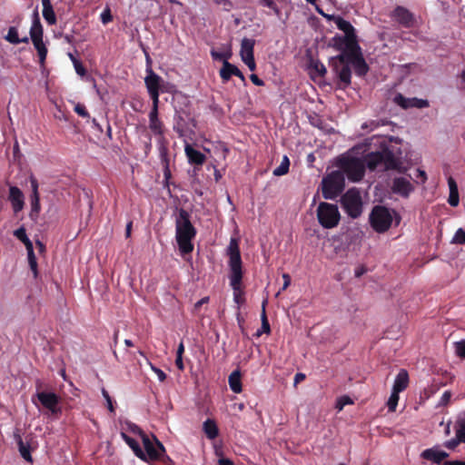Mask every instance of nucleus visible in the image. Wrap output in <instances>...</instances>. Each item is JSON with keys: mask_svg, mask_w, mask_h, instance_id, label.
Listing matches in <instances>:
<instances>
[{"mask_svg": "<svg viewBox=\"0 0 465 465\" xmlns=\"http://www.w3.org/2000/svg\"><path fill=\"white\" fill-rule=\"evenodd\" d=\"M229 268H230V285L233 290V301L238 305V309L245 302L242 282V262L238 241L232 238L228 246Z\"/></svg>", "mask_w": 465, "mask_h": 465, "instance_id": "obj_1", "label": "nucleus"}, {"mask_svg": "<svg viewBox=\"0 0 465 465\" xmlns=\"http://www.w3.org/2000/svg\"><path fill=\"white\" fill-rule=\"evenodd\" d=\"M190 218V213L183 208L179 209L175 218V239L183 255L189 254L193 251L192 241L196 236V229Z\"/></svg>", "mask_w": 465, "mask_h": 465, "instance_id": "obj_2", "label": "nucleus"}, {"mask_svg": "<svg viewBox=\"0 0 465 465\" xmlns=\"http://www.w3.org/2000/svg\"><path fill=\"white\" fill-rule=\"evenodd\" d=\"M365 166L371 171L381 167L383 170H396L400 168V159L395 155L394 151L388 146L381 147L380 151L368 153L364 157Z\"/></svg>", "mask_w": 465, "mask_h": 465, "instance_id": "obj_3", "label": "nucleus"}, {"mask_svg": "<svg viewBox=\"0 0 465 465\" xmlns=\"http://www.w3.org/2000/svg\"><path fill=\"white\" fill-rule=\"evenodd\" d=\"M397 216L395 211H391L383 205H376L372 208L369 221L371 228L379 233L387 232L393 222V215Z\"/></svg>", "mask_w": 465, "mask_h": 465, "instance_id": "obj_4", "label": "nucleus"}, {"mask_svg": "<svg viewBox=\"0 0 465 465\" xmlns=\"http://www.w3.org/2000/svg\"><path fill=\"white\" fill-rule=\"evenodd\" d=\"M338 166L351 182H360L365 174L364 160L352 156H341L338 160Z\"/></svg>", "mask_w": 465, "mask_h": 465, "instance_id": "obj_5", "label": "nucleus"}, {"mask_svg": "<svg viewBox=\"0 0 465 465\" xmlns=\"http://www.w3.org/2000/svg\"><path fill=\"white\" fill-rule=\"evenodd\" d=\"M29 34L30 39L32 40V43L37 51L39 56V63L41 65H44L48 51L43 41L44 28L41 24L37 9H35L34 12L32 25Z\"/></svg>", "mask_w": 465, "mask_h": 465, "instance_id": "obj_6", "label": "nucleus"}, {"mask_svg": "<svg viewBox=\"0 0 465 465\" xmlns=\"http://www.w3.org/2000/svg\"><path fill=\"white\" fill-rule=\"evenodd\" d=\"M319 223L324 229H332L336 227L341 220V214L338 206L333 203L322 202L316 210Z\"/></svg>", "mask_w": 465, "mask_h": 465, "instance_id": "obj_7", "label": "nucleus"}, {"mask_svg": "<svg viewBox=\"0 0 465 465\" xmlns=\"http://www.w3.org/2000/svg\"><path fill=\"white\" fill-rule=\"evenodd\" d=\"M137 431L141 436L144 453H145V460H163L165 449L163 443L154 436L152 435V439L143 432L140 428L136 427L134 430Z\"/></svg>", "mask_w": 465, "mask_h": 465, "instance_id": "obj_8", "label": "nucleus"}, {"mask_svg": "<svg viewBox=\"0 0 465 465\" xmlns=\"http://www.w3.org/2000/svg\"><path fill=\"white\" fill-rule=\"evenodd\" d=\"M341 205L346 213L355 219L362 213V200L357 188L349 189L341 199Z\"/></svg>", "mask_w": 465, "mask_h": 465, "instance_id": "obj_9", "label": "nucleus"}, {"mask_svg": "<svg viewBox=\"0 0 465 465\" xmlns=\"http://www.w3.org/2000/svg\"><path fill=\"white\" fill-rule=\"evenodd\" d=\"M344 188L343 173L339 171L331 173L322 180V196L325 199H334Z\"/></svg>", "mask_w": 465, "mask_h": 465, "instance_id": "obj_10", "label": "nucleus"}, {"mask_svg": "<svg viewBox=\"0 0 465 465\" xmlns=\"http://www.w3.org/2000/svg\"><path fill=\"white\" fill-rule=\"evenodd\" d=\"M336 59L341 63L348 62L354 68L355 74L359 76L365 75L369 71V66L365 62L361 46L357 47L351 54H340Z\"/></svg>", "mask_w": 465, "mask_h": 465, "instance_id": "obj_11", "label": "nucleus"}, {"mask_svg": "<svg viewBox=\"0 0 465 465\" xmlns=\"http://www.w3.org/2000/svg\"><path fill=\"white\" fill-rule=\"evenodd\" d=\"M254 39L244 37L241 42V59L251 71H254L256 69V64L254 60Z\"/></svg>", "mask_w": 465, "mask_h": 465, "instance_id": "obj_12", "label": "nucleus"}, {"mask_svg": "<svg viewBox=\"0 0 465 465\" xmlns=\"http://www.w3.org/2000/svg\"><path fill=\"white\" fill-rule=\"evenodd\" d=\"M35 396L43 407L47 409L51 414L57 415L61 413V409L58 407L59 397L55 393L38 391Z\"/></svg>", "mask_w": 465, "mask_h": 465, "instance_id": "obj_13", "label": "nucleus"}, {"mask_svg": "<svg viewBox=\"0 0 465 465\" xmlns=\"http://www.w3.org/2000/svg\"><path fill=\"white\" fill-rule=\"evenodd\" d=\"M333 71L340 80V88L345 89L351 84V71L348 62L341 63L336 57L332 58Z\"/></svg>", "mask_w": 465, "mask_h": 465, "instance_id": "obj_14", "label": "nucleus"}, {"mask_svg": "<svg viewBox=\"0 0 465 465\" xmlns=\"http://www.w3.org/2000/svg\"><path fill=\"white\" fill-rule=\"evenodd\" d=\"M331 41L332 46L341 54H351L360 46L357 39L346 35H335Z\"/></svg>", "mask_w": 465, "mask_h": 465, "instance_id": "obj_15", "label": "nucleus"}, {"mask_svg": "<svg viewBox=\"0 0 465 465\" xmlns=\"http://www.w3.org/2000/svg\"><path fill=\"white\" fill-rule=\"evenodd\" d=\"M414 191V186L406 177H395L392 180L391 192L403 198H408Z\"/></svg>", "mask_w": 465, "mask_h": 465, "instance_id": "obj_16", "label": "nucleus"}, {"mask_svg": "<svg viewBox=\"0 0 465 465\" xmlns=\"http://www.w3.org/2000/svg\"><path fill=\"white\" fill-rule=\"evenodd\" d=\"M162 81L161 76L156 74L152 69L148 71V74L144 78V83L152 100L159 99Z\"/></svg>", "mask_w": 465, "mask_h": 465, "instance_id": "obj_17", "label": "nucleus"}, {"mask_svg": "<svg viewBox=\"0 0 465 465\" xmlns=\"http://www.w3.org/2000/svg\"><path fill=\"white\" fill-rule=\"evenodd\" d=\"M30 183L32 188L31 194V212L29 217L31 220L35 221L41 210L40 195L38 193V182L34 176H30Z\"/></svg>", "mask_w": 465, "mask_h": 465, "instance_id": "obj_18", "label": "nucleus"}, {"mask_svg": "<svg viewBox=\"0 0 465 465\" xmlns=\"http://www.w3.org/2000/svg\"><path fill=\"white\" fill-rule=\"evenodd\" d=\"M394 102L403 109L408 108H425L429 106L428 100L419 98H406L401 94H397L394 97Z\"/></svg>", "mask_w": 465, "mask_h": 465, "instance_id": "obj_19", "label": "nucleus"}, {"mask_svg": "<svg viewBox=\"0 0 465 465\" xmlns=\"http://www.w3.org/2000/svg\"><path fill=\"white\" fill-rule=\"evenodd\" d=\"M219 74L223 83H227L232 75H235L245 84V77L243 74L236 65L229 63L228 61H224L223 63V66L220 69Z\"/></svg>", "mask_w": 465, "mask_h": 465, "instance_id": "obj_20", "label": "nucleus"}, {"mask_svg": "<svg viewBox=\"0 0 465 465\" xmlns=\"http://www.w3.org/2000/svg\"><path fill=\"white\" fill-rule=\"evenodd\" d=\"M8 199L11 203L15 213H18L23 210L25 205V198L23 192L18 187L11 186L9 188Z\"/></svg>", "mask_w": 465, "mask_h": 465, "instance_id": "obj_21", "label": "nucleus"}, {"mask_svg": "<svg viewBox=\"0 0 465 465\" xmlns=\"http://www.w3.org/2000/svg\"><path fill=\"white\" fill-rule=\"evenodd\" d=\"M395 20L404 27H411L414 23L413 15L403 6H397L393 11Z\"/></svg>", "mask_w": 465, "mask_h": 465, "instance_id": "obj_22", "label": "nucleus"}, {"mask_svg": "<svg viewBox=\"0 0 465 465\" xmlns=\"http://www.w3.org/2000/svg\"><path fill=\"white\" fill-rule=\"evenodd\" d=\"M184 153L190 164L202 166L206 161L205 154L194 149L190 143H185Z\"/></svg>", "mask_w": 465, "mask_h": 465, "instance_id": "obj_23", "label": "nucleus"}, {"mask_svg": "<svg viewBox=\"0 0 465 465\" xmlns=\"http://www.w3.org/2000/svg\"><path fill=\"white\" fill-rule=\"evenodd\" d=\"M329 20L333 21L338 29L344 32V35L357 39L355 29L349 21L340 15H331Z\"/></svg>", "mask_w": 465, "mask_h": 465, "instance_id": "obj_24", "label": "nucleus"}, {"mask_svg": "<svg viewBox=\"0 0 465 465\" xmlns=\"http://www.w3.org/2000/svg\"><path fill=\"white\" fill-rule=\"evenodd\" d=\"M421 458L427 460H430L433 463L440 464L443 460L449 457V454L443 450H438L436 449L430 448L424 450L421 454Z\"/></svg>", "mask_w": 465, "mask_h": 465, "instance_id": "obj_25", "label": "nucleus"}, {"mask_svg": "<svg viewBox=\"0 0 465 465\" xmlns=\"http://www.w3.org/2000/svg\"><path fill=\"white\" fill-rule=\"evenodd\" d=\"M408 384H409V374L406 370L402 369L399 371V373L397 374V376L395 378L392 391L400 393V392L403 391L408 387Z\"/></svg>", "mask_w": 465, "mask_h": 465, "instance_id": "obj_26", "label": "nucleus"}, {"mask_svg": "<svg viewBox=\"0 0 465 465\" xmlns=\"http://www.w3.org/2000/svg\"><path fill=\"white\" fill-rule=\"evenodd\" d=\"M43 17L49 25H54L57 22L51 0H42Z\"/></svg>", "mask_w": 465, "mask_h": 465, "instance_id": "obj_27", "label": "nucleus"}, {"mask_svg": "<svg viewBox=\"0 0 465 465\" xmlns=\"http://www.w3.org/2000/svg\"><path fill=\"white\" fill-rule=\"evenodd\" d=\"M121 436L124 442L133 450L135 456L141 459L142 460H145V453L141 448L138 441L124 432H122Z\"/></svg>", "mask_w": 465, "mask_h": 465, "instance_id": "obj_28", "label": "nucleus"}, {"mask_svg": "<svg viewBox=\"0 0 465 465\" xmlns=\"http://www.w3.org/2000/svg\"><path fill=\"white\" fill-rule=\"evenodd\" d=\"M266 304L267 300H264L262 304V312H261V321L262 326L257 331L254 333V336L259 338L262 333L270 334L271 333V326L266 314Z\"/></svg>", "mask_w": 465, "mask_h": 465, "instance_id": "obj_29", "label": "nucleus"}, {"mask_svg": "<svg viewBox=\"0 0 465 465\" xmlns=\"http://www.w3.org/2000/svg\"><path fill=\"white\" fill-rule=\"evenodd\" d=\"M228 382H229L230 389H231L234 393H240V392H242V374H241V371H240L239 370H235V371H233L229 375Z\"/></svg>", "mask_w": 465, "mask_h": 465, "instance_id": "obj_30", "label": "nucleus"}, {"mask_svg": "<svg viewBox=\"0 0 465 465\" xmlns=\"http://www.w3.org/2000/svg\"><path fill=\"white\" fill-rule=\"evenodd\" d=\"M5 39L12 45H18L21 43H24V44L29 43V37L24 36V37L20 38L18 36V30L15 26L9 27L7 35L5 36Z\"/></svg>", "mask_w": 465, "mask_h": 465, "instance_id": "obj_31", "label": "nucleus"}, {"mask_svg": "<svg viewBox=\"0 0 465 465\" xmlns=\"http://www.w3.org/2000/svg\"><path fill=\"white\" fill-rule=\"evenodd\" d=\"M158 151L161 163H170L168 141L165 137L158 138Z\"/></svg>", "mask_w": 465, "mask_h": 465, "instance_id": "obj_32", "label": "nucleus"}, {"mask_svg": "<svg viewBox=\"0 0 465 465\" xmlns=\"http://www.w3.org/2000/svg\"><path fill=\"white\" fill-rule=\"evenodd\" d=\"M203 430L207 438L210 440L215 439L219 434V430L215 421L210 419L203 422Z\"/></svg>", "mask_w": 465, "mask_h": 465, "instance_id": "obj_33", "label": "nucleus"}, {"mask_svg": "<svg viewBox=\"0 0 465 465\" xmlns=\"http://www.w3.org/2000/svg\"><path fill=\"white\" fill-rule=\"evenodd\" d=\"M17 444H18L19 452H20L21 456L23 457V459H25L28 462H33V458L30 453V447H29V445L25 444L23 441V440L20 436L18 437Z\"/></svg>", "mask_w": 465, "mask_h": 465, "instance_id": "obj_34", "label": "nucleus"}, {"mask_svg": "<svg viewBox=\"0 0 465 465\" xmlns=\"http://www.w3.org/2000/svg\"><path fill=\"white\" fill-rule=\"evenodd\" d=\"M149 128L154 135L159 137H164L163 124L160 119L149 121Z\"/></svg>", "mask_w": 465, "mask_h": 465, "instance_id": "obj_35", "label": "nucleus"}, {"mask_svg": "<svg viewBox=\"0 0 465 465\" xmlns=\"http://www.w3.org/2000/svg\"><path fill=\"white\" fill-rule=\"evenodd\" d=\"M290 167V160L288 156L284 155L282 157L281 164L273 170V175L282 176L286 174L289 172Z\"/></svg>", "mask_w": 465, "mask_h": 465, "instance_id": "obj_36", "label": "nucleus"}, {"mask_svg": "<svg viewBox=\"0 0 465 465\" xmlns=\"http://www.w3.org/2000/svg\"><path fill=\"white\" fill-rule=\"evenodd\" d=\"M14 235L19 240L21 241L25 247H28L30 245H32V242L31 240L28 238L27 234H26V231H25V228L24 226H21L20 228L16 229L15 232H14Z\"/></svg>", "mask_w": 465, "mask_h": 465, "instance_id": "obj_37", "label": "nucleus"}, {"mask_svg": "<svg viewBox=\"0 0 465 465\" xmlns=\"http://www.w3.org/2000/svg\"><path fill=\"white\" fill-rule=\"evenodd\" d=\"M311 70H312V78L315 77L314 74H316L317 76H324V74L327 73V70H326V67L324 66V64L319 61L313 62L312 64Z\"/></svg>", "mask_w": 465, "mask_h": 465, "instance_id": "obj_38", "label": "nucleus"}, {"mask_svg": "<svg viewBox=\"0 0 465 465\" xmlns=\"http://www.w3.org/2000/svg\"><path fill=\"white\" fill-rule=\"evenodd\" d=\"M454 430L456 434H459L460 438L465 440V414L457 419L454 425Z\"/></svg>", "mask_w": 465, "mask_h": 465, "instance_id": "obj_39", "label": "nucleus"}, {"mask_svg": "<svg viewBox=\"0 0 465 465\" xmlns=\"http://www.w3.org/2000/svg\"><path fill=\"white\" fill-rule=\"evenodd\" d=\"M69 57L74 64V67L75 69V72L77 73V74L81 75V76H84L86 74V69L84 68V66L83 65V64L77 59L75 58V56L72 54H69Z\"/></svg>", "mask_w": 465, "mask_h": 465, "instance_id": "obj_40", "label": "nucleus"}, {"mask_svg": "<svg viewBox=\"0 0 465 465\" xmlns=\"http://www.w3.org/2000/svg\"><path fill=\"white\" fill-rule=\"evenodd\" d=\"M399 399H400L399 393L392 391V392L388 400V402H387L389 411H396V407L398 405Z\"/></svg>", "mask_w": 465, "mask_h": 465, "instance_id": "obj_41", "label": "nucleus"}, {"mask_svg": "<svg viewBox=\"0 0 465 465\" xmlns=\"http://www.w3.org/2000/svg\"><path fill=\"white\" fill-rule=\"evenodd\" d=\"M460 443H465V440L460 438L459 434H456V438L445 442V447L449 450H454Z\"/></svg>", "mask_w": 465, "mask_h": 465, "instance_id": "obj_42", "label": "nucleus"}, {"mask_svg": "<svg viewBox=\"0 0 465 465\" xmlns=\"http://www.w3.org/2000/svg\"><path fill=\"white\" fill-rule=\"evenodd\" d=\"M452 243L464 244L465 243V231L461 228L458 229L451 241Z\"/></svg>", "mask_w": 465, "mask_h": 465, "instance_id": "obj_43", "label": "nucleus"}, {"mask_svg": "<svg viewBox=\"0 0 465 465\" xmlns=\"http://www.w3.org/2000/svg\"><path fill=\"white\" fill-rule=\"evenodd\" d=\"M454 347L456 354L460 358L465 359V340L455 342Z\"/></svg>", "mask_w": 465, "mask_h": 465, "instance_id": "obj_44", "label": "nucleus"}, {"mask_svg": "<svg viewBox=\"0 0 465 465\" xmlns=\"http://www.w3.org/2000/svg\"><path fill=\"white\" fill-rule=\"evenodd\" d=\"M74 112L83 118H89L90 114L88 111L86 110V107L83 104H76L74 108Z\"/></svg>", "mask_w": 465, "mask_h": 465, "instance_id": "obj_45", "label": "nucleus"}, {"mask_svg": "<svg viewBox=\"0 0 465 465\" xmlns=\"http://www.w3.org/2000/svg\"><path fill=\"white\" fill-rule=\"evenodd\" d=\"M448 203L452 207H456L459 205V203H460L459 191L450 192Z\"/></svg>", "mask_w": 465, "mask_h": 465, "instance_id": "obj_46", "label": "nucleus"}, {"mask_svg": "<svg viewBox=\"0 0 465 465\" xmlns=\"http://www.w3.org/2000/svg\"><path fill=\"white\" fill-rule=\"evenodd\" d=\"M211 55L214 60L223 61H228V59L231 57V53H219L214 50L211 51Z\"/></svg>", "mask_w": 465, "mask_h": 465, "instance_id": "obj_47", "label": "nucleus"}, {"mask_svg": "<svg viewBox=\"0 0 465 465\" xmlns=\"http://www.w3.org/2000/svg\"><path fill=\"white\" fill-rule=\"evenodd\" d=\"M153 101V107L149 114V121L152 120H158V104H159V99L152 100Z\"/></svg>", "mask_w": 465, "mask_h": 465, "instance_id": "obj_48", "label": "nucleus"}, {"mask_svg": "<svg viewBox=\"0 0 465 465\" xmlns=\"http://www.w3.org/2000/svg\"><path fill=\"white\" fill-rule=\"evenodd\" d=\"M101 21L104 25H106L113 21V15L109 8H106L103 11L100 15Z\"/></svg>", "mask_w": 465, "mask_h": 465, "instance_id": "obj_49", "label": "nucleus"}, {"mask_svg": "<svg viewBox=\"0 0 465 465\" xmlns=\"http://www.w3.org/2000/svg\"><path fill=\"white\" fill-rule=\"evenodd\" d=\"M379 126H380V123L378 121L371 120V121L363 123L361 124V129L373 131L374 129L378 128Z\"/></svg>", "mask_w": 465, "mask_h": 465, "instance_id": "obj_50", "label": "nucleus"}, {"mask_svg": "<svg viewBox=\"0 0 465 465\" xmlns=\"http://www.w3.org/2000/svg\"><path fill=\"white\" fill-rule=\"evenodd\" d=\"M102 394H103L104 400L106 401L108 410L111 412H114V404H113V401H112V398L110 397L108 391L104 388L102 389Z\"/></svg>", "mask_w": 465, "mask_h": 465, "instance_id": "obj_51", "label": "nucleus"}, {"mask_svg": "<svg viewBox=\"0 0 465 465\" xmlns=\"http://www.w3.org/2000/svg\"><path fill=\"white\" fill-rule=\"evenodd\" d=\"M450 398H451V392L450 391H444L440 400L439 404L441 406H446L450 402Z\"/></svg>", "mask_w": 465, "mask_h": 465, "instance_id": "obj_52", "label": "nucleus"}, {"mask_svg": "<svg viewBox=\"0 0 465 465\" xmlns=\"http://www.w3.org/2000/svg\"><path fill=\"white\" fill-rule=\"evenodd\" d=\"M162 165H163V179L171 180L172 173L170 170V163H162Z\"/></svg>", "mask_w": 465, "mask_h": 465, "instance_id": "obj_53", "label": "nucleus"}, {"mask_svg": "<svg viewBox=\"0 0 465 465\" xmlns=\"http://www.w3.org/2000/svg\"><path fill=\"white\" fill-rule=\"evenodd\" d=\"M153 371H154V373L157 375L158 379L160 381H164L166 380V374L164 373L163 371H162L161 369L157 368V367H152Z\"/></svg>", "mask_w": 465, "mask_h": 465, "instance_id": "obj_54", "label": "nucleus"}, {"mask_svg": "<svg viewBox=\"0 0 465 465\" xmlns=\"http://www.w3.org/2000/svg\"><path fill=\"white\" fill-rule=\"evenodd\" d=\"M25 249L27 251L28 263L33 262V261H36V257H35V252H34L33 244L28 246V247H25Z\"/></svg>", "mask_w": 465, "mask_h": 465, "instance_id": "obj_55", "label": "nucleus"}, {"mask_svg": "<svg viewBox=\"0 0 465 465\" xmlns=\"http://www.w3.org/2000/svg\"><path fill=\"white\" fill-rule=\"evenodd\" d=\"M250 79L252 82V84L257 85V86H263L264 85V82L261 78H259L258 75L255 74H251L250 75Z\"/></svg>", "mask_w": 465, "mask_h": 465, "instance_id": "obj_56", "label": "nucleus"}, {"mask_svg": "<svg viewBox=\"0 0 465 465\" xmlns=\"http://www.w3.org/2000/svg\"><path fill=\"white\" fill-rule=\"evenodd\" d=\"M29 266H30V269L34 274V278L36 279L38 277V266H37V262L36 261H33L31 262H29Z\"/></svg>", "mask_w": 465, "mask_h": 465, "instance_id": "obj_57", "label": "nucleus"}, {"mask_svg": "<svg viewBox=\"0 0 465 465\" xmlns=\"http://www.w3.org/2000/svg\"><path fill=\"white\" fill-rule=\"evenodd\" d=\"M282 279H283V285L282 287V290L284 291L286 290L290 284H291V277L288 273H283L282 274Z\"/></svg>", "mask_w": 465, "mask_h": 465, "instance_id": "obj_58", "label": "nucleus"}, {"mask_svg": "<svg viewBox=\"0 0 465 465\" xmlns=\"http://www.w3.org/2000/svg\"><path fill=\"white\" fill-rule=\"evenodd\" d=\"M448 184H449L450 192L458 191V185L452 177H449Z\"/></svg>", "mask_w": 465, "mask_h": 465, "instance_id": "obj_59", "label": "nucleus"}, {"mask_svg": "<svg viewBox=\"0 0 465 465\" xmlns=\"http://www.w3.org/2000/svg\"><path fill=\"white\" fill-rule=\"evenodd\" d=\"M175 365L176 367L180 370V371H183L184 370V364H183V357H180V356H176V359H175Z\"/></svg>", "mask_w": 465, "mask_h": 465, "instance_id": "obj_60", "label": "nucleus"}, {"mask_svg": "<svg viewBox=\"0 0 465 465\" xmlns=\"http://www.w3.org/2000/svg\"><path fill=\"white\" fill-rule=\"evenodd\" d=\"M306 376L304 373H302V372H298L295 374L294 376V384H298L300 383L301 381H302L303 380H305Z\"/></svg>", "mask_w": 465, "mask_h": 465, "instance_id": "obj_61", "label": "nucleus"}, {"mask_svg": "<svg viewBox=\"0 0 465 465\" xmlns=\"http://www.w3.org/2000/svg\"><path fill=\"white\" fill-rule=\"evenodd\" d=\"M209 302V297H203L194 304V309L198 310L202 305Z\"/></svg>", "mask_w": 465, "mask_h": 465, "instance_id": "obj_62", "label": "nucleus"}, {"mask_svg": "<svg viewBox=\"0 0 465 465\" xmlns=\"http://www.w3.org/2000/svg\"><path fill=\"white\" fill-rule=\"evenodd\" d=\"M443 465H465V461L462 460H447Z\"/></svg>", "mask_w": 465, "mask_h": 465, "instance_id": "obj_63", "label": "nucleus"}, {"mask_svg": "<svg viewBox=\"0 0 465 465\" xmlns=\"http://www.w3.org/2000/svg\"><path fill=\"white\" fill-rule=\"evenodd\" d=\"M219 465H233V462L229 459H220Z\"/></svg>", "mask_w": 465, "mask_h": 465, "instance_id": "obj_64", "label": "nucleus"}]
</instances>
